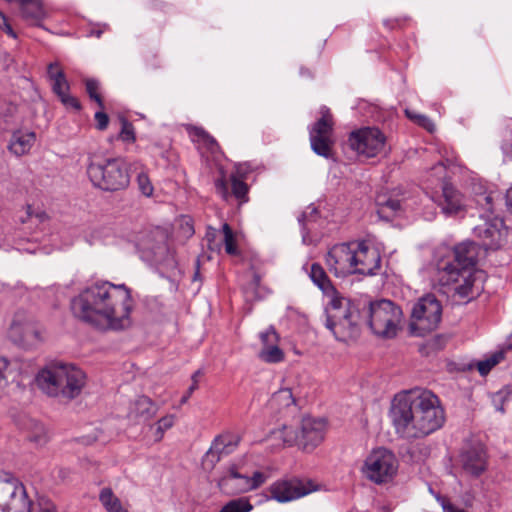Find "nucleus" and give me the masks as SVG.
I'll return each mask as SVG.
<instances>
[{
    "label": "nucleus",
    "mask_w": 512,
    "mask_h": 512,
    "mask_svg": "<svg viewBox=\"0 0 512 512\" xmlns=\"http://www.w3.org/2000/svg\"><path fill=\"white\" fill-rule=\"evenodd\" d=\"M300 422L298 419H293L283 424L272 432V438L280 441L283 446H300Z\"/></svg>",
    "instance_id": "23"
},
{
    "label": "nucleus",
    "mask_w": 512,
    "mask_h": 512,
    "mask_svg": "<svg viewBox=\"0 0 512 512\" xmlns=\"http://www.w3.org/2000/svg\"><path fill=\"white\" fill-rule=\"evenodd\" d=\"M397 471V458L385 448L373 449L361 467L363 476L375 484L388 483L396 476Z\"/></svg>",
    "instance_id": "12"
},
{
    "label": "nucleus",
    "mask_w": 512,
    "mask_h": 512,
    "mask_svg": "<svg viewBox=\"0 0 512 512\" xmlns=\"http://www.w3.org/2000/svg\"><path fill=\"white\" fill-rule=\"evenodd\" d=\"M326 327L336 339L348 342L360 334V313L357 307L344 297L330 299L327 308Z\"/></svg>",
    "instance_id": "7"
},
{
    "label": "nucleus",
    "mask_w": 512,
    "mask_h": 512,
    "mask_svg": "<svg viewBox=\"0 0 512 512\" xmlns=\"http://www.w3.org/2000/svg\"><path fill=\"white\" fill-rule=\"evenodd\" d=\"M443 160L431 167L425 176L426 189L431 193L434 189H441V184L450 183L452 166L456 163L457 157L453 149L443 147L440 151Z\"/></svg>",
    "instance_id": "18"
},
{
    "label": "nucleus",
    "mask_w": 512,
    "mask_h": 512,
    "mask_svg": "<svg viewBox=\"0 0 512 512\" xmlns=\"http://www.w3.org/2000/svg\"><path fill=\"white\" fill-rule=\"evenodd\" d=\"M484 199H485V201H486V203H487L488 205H490V204H491V202H492V197H491V195L486 196Z\"/></svg>",
    "instance_id": "53"
},
{
    "label": "nucleus",
    "mask_w": 512,
    "mask_h": 512,
    "mask_svg": "<svg viewBox=\"0 0 512 512\" xmlns=\"http://www.w3.org/2000/svg\"><path fill=\"white\" fill-rule=\"evenodd\" d=\"M229 188H231V194L235 198L241 202L247 201L248 186L244 181L233 176L230 182L225 179H220L216 182V190L224 199H227L230 195Z\"/></svg>",
    "instance_id": "25"
},
{
    "label": "nucleus",
    "mask_w": 512,
    "mask_h": 512,
    "mask_svg": "<svg viewBox=\"0 0 512 512\" xmlns=\"http://www.w3.org/2000/svg\"><path fill=\"white\" fill-rule=\"evenodd\" d=\"M222 234L225 252L231 256L240 255V244L244 239V235L241 232L232 230L227 223H224L222 226Z\"/></svg>",
    "instance_id": "30"
},
{
    "label": "nucleus",
    "mask_w": 512,
    "mask_h": 512,
    "mask_svg": "<svg viewBox=\"0 0 512 512\" xmlns=\"http://www.w3.org/2000/svg\"><path fill=\"white\" fill-rule=\"evenodd\" d=\"M348 145L359 156L374 158L385 152L387 137L377 127H363L350 133Z\"/></svg>",
    "instance_id": "13"
},
{
    "label": "nucleus",
    "mask_w": 512,
    "mask_h": 512,
    "mask_svg": "<svg viewBox=\"0 0 512 512\" xmlns=\"http://www.w3.org/2000/svg\"><path fill=\"white\" fill-rule=\"evenodd\" d=\"M0 512H57V509L54 503L47 499H40L33 504L24 484L16 478H11L3 490Z\"/></svg>",
    "instance_id": "10"
},
{
    "label": "nucleus",
    "mask_w": 512,
    "mask_h": 512,
    "mask_svg": "<svg viewBox=\"0 0 512 512\" xmlns=\"http://www.w3.org/2000/svg\"><path fill=\"white\" fill-rule=\"evenodd\" d=\"M86 174L92 185L103 191L124 190L130 183L128 165L121 157L92 156Z\"/></svg>",
    "instance_id": "6"
},
{
    "label": "nucleus",
    "mask_w": 512,
    "mask_h": 512,
    "mask_svg": "<svg viewBox=\"0 0 512 512\" xmlns=\"http://www.w3.org/2000/svg\"><path fill=\"white\" fill-rule=\"evenodd\" d=\"M391 413L397 431L408 438L427 436L440 429L446 420L439 397L426 389L396 396Z\"/></svg>",
    "instance_id": "2"
},
{
    "label": "nucleus",
    "mask_w": 512,
    "mask_h": 512,
    "mask_svg": "<svg viewBox=\"0 0 512 512\" xmlns=\"http://www.w3.org/2000/svg\"><path fill=\"white\" fill-rule=\"evenodd\" d=\"M429 195L446 215H457L466 208L464 195L452 183L441 184V189H434Z\"/></svg>",
    "instance_id": "17"
},
{
    "label": "nucleus",
    "mask_w": 512,
    "mask_h": 512,
    "mask_svg": "<svg viewBox=\"0 0 512 512\" xmlns=\"http://www.w3.org/2000/svg\"><path fill=\"white\" fill-rule=\"evenodd\" d=\"M405 113L411 121L423 127L425 130L429 132L434 130V123L427 116L409 110H406Z\"/></svg>",
    "instance_id": "40"
},
{
    "label": "nucleus",
    "mask_w": 512,
    "mask_h": 512,
    "mask_svg": "<svg viewBox=\"0 0 512 512\" xmlns=\"http://www.w3.org/2000/svg\"><path fill=\"white\" fill-rule=\"evenodd\" d=\"M261 348L258 357L265 363H279L285 358L284 351L279 347V335L273 328H269L259 334Z\"/></svg>",
    "instance_id": "21"
},
{
    "label": "nucleus",
    "mask_w": 512,
    "mask_h": 512,
    "mask_svg": "<svg viewBox=\"0 0 512 512\" xmlns=\"http://www.w3.org/2000/svg\"><path fill=\"white\" fill-rule=\"evenodd\" d=\"M158 412V406L148 397L140 396L133 403L131 414L144 421L152 419Z\"/></svg>",
    "instance_id": "31"
},
{
    "label": "nucleus",
    "mask_w": 512,
    "mask_h": 512,
    "mask_svg": "<svg viewBox=\"0 0 512 512\" xmlns=\"http://www.w3.org/2000/svg\"><path fill=\"white\" fill-rule=\"evenodd\" d=\"M180 228L183 231V236L190 237L194 234V227L192 225L191 219L188 217H183L180 220Z\"/></svg>",
    "instance_id": "46"
},
{
    "label": "nucleus",
    "mask_w": 512,
    "mask_h": 512,
    "mask_svg": "<svg viewBox=\"0 0 512 512\" xmlns=\"http://www.w3.org/2000/svg\"><path fill=\"white\" fill-rule=\"evenodd\" d=\"M477 254L474 243H461L453 250L445 249L437 262L439 283L460 300L469 301L483 290L484 273L475 268Z\"/></svg>",
    "instance_id": "3"
},
{
    "label": "nucleus",
    "mask_w": 512,
    "mask_h": 512,
    "mask_svg": "<svg viewBox=\"0 0 512 512\" xmlns=\"http://www.w3.org/2000/svg\"><path fill=\"white\" fill-rule=\"evenodd\" d=\"M36 141V134L28 130L14 131L8 148L16 156H23L31 150Z\"/></svg>",
    "instance_id": "24"
},
{
    "label": "nucleus",
    "mask_w": 512,
    "mask_h": 512,
    "mask_svg": "<svg viewBox=\"0 0 512 512\" xmlns=\"http://www.w3.org/2000/svg\"><path fill=\"white\" fill-rule=\"evenodd\" d=\"M253 505L247 497H240L227 502L219 512H250Z\"/></svg>",
    "instance_id": "38"
},
{
    "label": "nucleus",
    "mask_w": 512,
    "mask_h": 512,
    "mask_svg": "<svg viewBox=\"0 0 512 512\" xmlns=\"http://www.w3.org/2000/svg\"><path fill=\"white\" fill-rule=\"evenodd\" d=\"M0 29L3 30L7 35L12 38H16L17 35L10 23L8 22L7 17L0 11Z\"/></svg>",
    "instance_id": "45"
},
{
    "label": "nucleus",
    "mask_w": 512,
    "mask_h": 512,
    "mask_svg": "<svg viewBox=\"0 0 512 512\" xmlns=\"http://www.w3.org/2000/svg\"><path fill=\"white\" fill-rule=\"evenodd\" d=\"M16 364L0 357V398L6 394L9 378L14 374Z\"/></svg>",
    "instance_id": "35"
},
{
    "label": "nucleus",
    "mask_w": 512,
    "mask_h": 512,
    "mask_svg": "<svg viewBox=\"0 0 512 512\" xmlns=\"http://www.w3.org/2000/svg\"><path fill=\"white\" fill-rule=\"evenodd\" d=\"M175 420V415L167 414L151 425L150 430L155 442H160L163 439L165 432L174 426Z\"/></svg>",
    "instance_id": "34"
},
{
    "label": "nucleus",
    "mask_w": 512,
    "mask_h": 512,
    "mask_svg": "<svg viewBox=\"0 0 512 512\" xmlns=\"http://www.w3.org/2000/svg\"><path fill=\"white\" fill-rule=\"evenodd\" d=\"M443 509L444 512H466L464 509L457 508L448 501L443 502Z\"/></svg>",
    "instance_id": "48"
},
{
    "label": "nucleus",
    "mask_w": 512,
    "mask_h": 512,
    "mask_svg": "<svg viewBox=\"0 0 512 512\" xmlns=\"http://www.w3.org/2000/svg\"><path fill=\"white\" fill-rule=\"evenodd\" d=\"M87 382L85 372L71 363L53 362L38 371L36 386L47 396L71 401L83 391Z\"/></svg>",
    "instance_id": "5"
},
{
    "label": "nucleus",
    "mask_w": 512,
    "mask_h": 512,
    "mask_svg": "<svg viewBox=\"0 0 512 512\" xmlns=\"http://www.w3.org/2000/svg\"><path fill=\"white\" fill-rule=\"evenodd\" d=\"M201 376V373L200 371H196L193 375H192V383L193 384H199V377Z\"/></svg>",
    "instance_id": "50"
},
{
    "label": "nucleus",
    "mask_w": 512,
    "mask_h": 512,
    "mask_svg": "<svg viewBox=\"0 0 512 512\" xmlns=\"http://www.w3.org/2000/svg\"><path fill=\"white\" fill-rule=\"evenodd\" d=\"M326 422L322 419L311 417L303 418L300 422V448L304 451H312L324 440Z\"/></svg>",
    "instance_id": "19"
},
{
    "label": "nucleus",
    "mask_w": 512,
    "mask_h": 512,
    "mask_svg": "<svg viewBox=\"0 0 512 512\" xmlns=\"http://www.w3.org/2000/svg\"><path fill=\"white\" fill-rule=\"evenodd\" d=\"M47 77L52 92L58 97L66 109L78 111L81 104L77 97L70 93L71 86L59 62L50 63L47 66Z\"/></svg>",
    "instance_id": "14"
},
{
    "label": "nucleus",
    "mask_w": 512,
    "mask_h": 512,
    "mask_svg": "<svg viewBox=\"0 0 512 512\" xmlns=\"http://www.w3.org/2000/svg\"><path fill=\"white\" fill-rule=\"evenodd\" d=\"M99 501L106 512H129L128 504L124 503L109 487L101 489Z\"/></svg>",
    "instance_id": "29"
},
{
    "label": "nucleus",
    "mask_w": 512,
    "mask_h": 512,
    "mask_svg": "<svg viewBox=\"0 0 512 512\" xmlns=\"http://www.w3.org/2000/svg\"><path fill=\"white\" fill-rule=\"evenodd\" d=\"M461 462L465 471L478 475L486 468V452L482 446L473 447L462 454Z\"/></svg>",
    "instance_id": "22"
},
{
    "label": "nucleus",
    "mask_w": 512,
    "mask_h": 512,
    "mask_svg": "<svg viewBox=\"0 0 512 512\" xmlns=\"http://www.w3.org/2000/svg\"><path fill=\"white\" fill-rule=\"evenodd\" d=\"M325 263L336 277L353 274L372 275L381 265L379 248L369 241H353L331 247Z\"/></svg>",
    "instance_id": "4"
},
{
    "label": "nucleus",
    "mask_w": 512,
    "mask_h": 512,
    "mask_svg": "<svg viewBox=\"0 0 512 512\" xmlns=\"http://www.w3.org/2000/svg\"><path fill=\"white\" fill-rule=\"evenodd\" d=\"M365 315L369 328L378 337L393 338L401 329L402 310L390 300L371 302Z\"/></svg>",
    "instance_id": "8"
},
{
    "label": "nucleus",
    "mask_w": 512,
    "mask_h": 512,
    "mask_svg": "<svg viewBox=\"0 0 512 512\" xmlns=\"http://www.w3.org/2000/svg\"><path fill=\"white\" fill-rule=\"evenodd\" d=\"M321 113V118L315 123L311 132V145L317 154L328 158L332 155L334 145L332 137L334 122L328 110H323Z\"/></svg>",
    "instance_id": "16"
},
{
    "label": "nucleus",
    "mask_w": 512,
    "mask_h": 512,
    "mask_svg": "<svg viewBox=\"0 0 512 512\" xmlns=\"http://www.w3.org/2000/svg\"><path fill=\"white\" fill-rule=\"evenodd\" d=\"M314 489L312 482L293 478L277 480L268 487L267 491L270 498L285 503L301 498Z\"/></svg>",
    "instance_id": "15"
},
{
    "label": "nucleus",
    "mask_w": 512,
    "mask_h": 512,
    "mask_svg": "<svg viewBox=\"0 0 512 512\" xmlns=\"http://www.w3.org/2000/svg\"><path fill=\"white\" fill-rule=\"evenodd\" d=\"M268 477L263 471L252 470L245 463H237L227 468L218 480V486L227 495L244 494L261 487Z\"/></svg>",
    "instance_id": "9"
},
{
    "label": "nucleus",
    "mask_w": 512,
    "mask_h": 512,
    "mask_svg": "<svg viewBox=\"0 0 512 512\" xmlns=\"http://www.w3.org/2000/svg\"><path fill=\"white\" fill-rule=\"evenodd\" d=\"M137 184L139 190L144 196L150 197L153 195L154 187L147 174L140 173L137 177Z\"/></svg>",
    "instance_id": "43"
},
{
    "label": "nucleus",
    "mask_w": 512,
    "mask_h": 512,
    "mask_svg": "<svg viewBox=\"0 0 512 512\" xmlns=\"http://www.w3.org/2000/svg\"><path fill=\"white\" fill-rule=\"evenodd\" d=\"M506 203L509 209L512 211V187L507 191Z\"/></svg>",
    "instance_id": "49"
},
{
    "label": "nucleus",
    "mask_w": 512,
    "mask_h": 512,
    "mask_svg": "<svg viewBox=\"0 0 512 512\" xmlns=\"http://www.w3.org/2000/svg\"><path fill=\"white\" fill-rule=\"evenodd\" d=\"M308 273L314 284H316L331 299L334 297H341L320 264H311Z\"/></svg>",
    "instance_id": "27"
},
{
    "label": "nucleus",
    "mask_w": 512,
    "mask_h": 512,
    "mask_svg": "<svg viewBox=\"0 0 512 512\" xmlns=\"http://www.w3.org/2000/svg\"><path fill=\"white\" fill-rule=\"evenodd\" d=\"M193 140L197 142L202 153L209 152L213 157L220 153V146L217 141L204 129L194 127L190 131Z\"/></svg>",
    "instance_id": "28"
},
{
    "label": "nucleus",
    "mask_w": 512,
    "mask_h": 512,
    "mask_svg": "<svg viewBox=\"0 0 512 512\" xmlns=\"http://www.w3.org/2000/svg\"><path fill=\"white\" fill-rule=\"evenodd\" d=\"M85 86L89 97L103 108V99L99 91V83L94 79H87Z\"/></svg>",
    "instance_id": "42"
},
{
    "label": "nucleus",
    "mask_w": 512,
    "mask_h": 512,
    "mask_svg": "<svg viewBox=\"0 0 512 512\" xmlns=\"http://www.w3.org/2000/svg\"><path fill=\"white\" fill-rule=\"evenodd\" d=\"M255 280L257 283L259 282V277L257 275L255 276Z\"/></svg>",
    "instance_id": "54"
},
{
    "label": "nucleus",
    "mask_w": 512,
    "mask_h": 512,
    "mask_svg": "<svg viewBox=\"0 0 512 512\" xmlns=\"http://www.w3.org/2000/svg\"><path fill=\"white\" fill-rule=\"evenodd\" d=\"M475 232L486 249H497L505 237L503 220L498 217L487 219L483 224L476 226Z\"/></svg>",
    "instance_id": "20"
},
{
    "label": "nucleus",
    "mask_w": 512,
    "mask_h": 512,
    "mask_svg": "<svg viewBox=\"0 0 512 512\" xmlns=\"http://www.w3.org/2000/svg\"><path fill=\"white\" fill-rule=\"evenodd\" d=\"M442 306L434 295L420 298L413 306L410 330L415 336H424L434 331L441 320Z\"/></svg>",
    "instance_id": "11"
},
{
    "label": "nucleus",
    "mask_w": 512,
    "mask_h": 512,
    "mask_svg": "<svg viewBox=\"0 0 512 512\" xmlns=\"http://www.w3.org/2000/svg\"><path fill=\"white\" fill-rule=\"evenodd\" d=\"M27 221L35 224H43L48 221V215L45 211L32 205L26 207Z\"/></svg>",
    "instance_id": "39"
},
{
    "label": "nucleus",
    "mask_w": 512,
    "mask_h": 512,
    "mask_svg": "<svg viewBox=\"0 0 512 512\" xmlns=\"http://www.w3.org/2000/svg\"><path fill=\"white\" fill-rule=\"evenodd\" d=\"M503 359H504V352L497 351V352H494L491 355L487 356L483 360L477 362L476 368L482 376H485L491 371V369L493 367H495L497 364H499Z\"/></svg>",
    "instance_id": "37"
},
{
    "label": "nucleus",
    "mask_w": 512,
    "mask_h": 512,
    "mask_svg": "<svg viewBox=\"0 0 512 512\" xmlns=\"http://www.w3.org/2000/svg\"><path fill=\"white\" fill-rule=\"evenodd\" d=\"M198 387H199V384L192 383L191 386L188 388L187 393H189V395H192L193 392L198 389Z\"/></svg>",
    "instance_id": "51"
},
{
    "label": "nucleus",
    "mask_w": 512,
    "mask_h": 512,
    "mask_svg": "<svg viewBox=\"0 0 512 512\" xmlns=\"http://www.w3.org/2000/svg\"><path fill=\"white\" fill-rule=\"evenodd\" d=\"M376 201L377 204L382 208V211L389 209L393 212H396L401 208V202L397 199H386L385 196H378Z\"/></svg>",
    "instance_id": "44"
},
{
    "label": "nucleus",
    "mask_w": 512,
    "mask_h": 512,
    "mask_svg": "<svg viewBox=\"0 0 512 512\" xmlns=\"http://www.w3.org/2000/svg\"><path fill=\"white\" fill-rule=\"evenodd\" d=\"M95 121L98 129L105 130L108 126L109 118L106 113L99 111L95 113Z\"/></svg>",
    "instance_id": "47"
},
{
    "label": "nucleus",
    "mask_w": 512,
    "mask_h": 512,
    "mask_svg": "<svg viewBox=\"0 0 512 512\" xmlns=\"http://www.w3.org/2000/svg\"><path fill=\"white\" fill-rule=\"evenodd\" d=\"M119 139L127 144H133L136 141V133L132 123L126 120L122 121Z\"/></svg>",
    "instance_id": "41"
},
{
    "label": "nucleus",
    "mask_w": 512,
    "mask_h": 512,
    "mask_svg": "<svg viewBox=\"0 0 512 512\" xmlns=\"http://www.w3.org/2000/svg\"><path fill=\"white\" fill-rule=\"evenodd\" d=\"M22 13L27 19L38 21L44 12L39 0H25L21 2Z\"/></svg>",
    "instance_id": "36"
},
{
    "label": "nucleus",
    "mask_w": 512,
    "mask_h": 512,
    "mask_svg": "<svg viewBox=\"0 0 512 512\" xmlns=\"http://www.w3.org/2000/svg\"><path fill=\"white\" fill-rule=\"evenodd\" d=\"M227 436H218L211 447V449L205 454L203 459V466L205 469H212L215 462L219 461L220 454L224 452L226 446Z\"/></svg>",
    "instance_id": "33"
},
{
    "label": "nucleus",
    "mask_w": 512,
    "mask_h": 512,
    "mask_svg": "<svg viewBox=\"0 0 512 512\" xmlns=\"http://www.w3.org/2000/svg\"><path fill=\"white\" fill-rule=\"evenodd\" d=\"M269 405L272 409L282 410L295 406V398L290 388H281L276 391L270 401Z\"/></svg>",
    "instance_id": "32"
},
{
    "label": "nucleus",
    "mask_w": 512,
    "mask_h": 512,
    "mask_svg": "<svg viewBox=\"0 0 512 512\" xmlns=\"http://www.w3.org/2000/svg\"><path fill=\"white\" fill-rule=\"evenodd\" d=\"M10 337L24 346H33L41 341V333L31 324H13L10 328Z\"/></svg>",
    "instance_id": "26"
},
{
    "label": "nucleus",
    "mask_w": 512,
    "mask_h": 512,
    "mask_svg": "<svg viewBox=\"0 0 512 512\" xmlns=\"http://www.w3.org/2000/svg\"><path fill=\"white\" fill-rule=\"evenodd\" d=\"M190 397L191 395H189V393L186 392L180 400V405H184L185 403H187Z\"/></svg>",
    "instance_id": "52"
},
{
    "label": "nucleus",
    "mask_w": 512,
    "mask_h": 512,
    "mask_svg": "<svg viewBox=\"0 0 512 512\" xmlns=\"http://www.w3.org/2000/svg\"><path fill=\"white\" fill-rule=\"evenodd\" d=\"M133 307L130 289L110 282L93 284L71 301V311L76 318L103 330L128 327Z\"/></svg>",
    "instance_id": "1"
}]
</instances>
